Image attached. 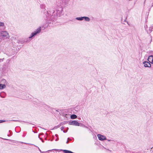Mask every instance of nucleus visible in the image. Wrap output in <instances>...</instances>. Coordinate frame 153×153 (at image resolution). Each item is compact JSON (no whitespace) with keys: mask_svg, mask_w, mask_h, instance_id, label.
I'll return each mask as SVG.
<instances>
[{"mask_svg":"<svg viewBox=\"0 0 153 153\" xmlns=\"http://www.w3.org/2000/svg\"><path fill=\"white\" fill-rule=\"evenodd\" d=\"M69 124L70 125H73L78 126H79V123L77 121L75 120L70 121L69 123Z\"/></svg>","mask_w":153,"mask_h":153,"instance_id":"obj_3","label":"nucleus"},{"mask_svg":"<svg viewBox=\"0 0 153 153\" xmlns=\"http://www.w3.org/2000/svg\"><path fill=\"white\" fill-rule=\"evenodd\" d=\"M61 130H62L64 128L63 127H61Z\"/></svg>","mask_w":153,"mask_h":153,"instance_id":"obj_14","label":"nucleus"},{"mask_svg":"<svg viewBox=\"0 0 153 153\" xmlns=\"http://www.w3.org/2000/svg\"><path fill=\"white\" fill-rule=\"evenodd\" d=\"M6 85L4 84H0V89H2L6 87Z\"/></svg>","mask_w":153,"mask_h":153,"instance_id":"obj_7","label":"nucleus"},{"mask_svg":"<svg viewBox=\"0 0 153 153\" xmlns=\"http://www.w3.org/2000/svg\"><path fill=\"white\" fill-rule=\"evenodd\" d=\"M69 139V138H68V139Z\"/></svg>","mask_w":153,"mask_h":153,"instance_id":"obj_25","label":"nucleus"},{"mask_svg":"<svg viewBox=\"0 0 153 153\" xmlns=\"http://www.w3.org/2000/svg\"><path fill=\"white\" fill-rule=\"evenodd\" d=\"M148 60L149 62H152L153 61V56H149L148 59Z\"/></svg>","mask_w":153,"mask_h":153,"instance_id":"obj_6","label":"nucleus"},{"mask_svg":"<svg viewBox=\"0 0 153 153\" xmlns=\"http://www.w3.org/2000/svg\"><path fill=\"white\" fill-rule=\"evenodd\" d=\"M5 120H0V123H2V122H5Z\"/></svg>","mask_w":153,"mask_h":153,"instance_id":"obj_12","label":"nucleus"},{"mask_svg":"<svg viewBox=\"0 0 153 153\" xmlns=\"http://www.w3.org/2000/svg\"><path fill=\"white\" fill-rule=\"evenodd\" d=\"M71 118L72 119H75L77 118V116L75 114H73L71 116Z\"/></svg>","mask_w":153,"mask_h":153,"instance_id":"obj_8","label":"nucleus"},{"mask_svg":"<svg viewBox=\"0 0 153 153\" xmlns=\"http://www.w3.org/2000/svg\"><path fill=\"white\" fill-rule=\"evenodd\" d=\"M4 24L2 22H0V26H2L4 25Z\"/></svg>","mask_w":153,"mask_h":153,"instance_id":"obj_11","label":"nucleus"},{"mask_svg":"<svg viewBox=\"0 0 153 153\" xmlns=\"http://www.w3.org/2000/svg\"><path fill=\"white\" fill-rule=\"evenodd\" d=\"M144 66L146 67H151V65L150 64L147 62H143Z\"/></svg>","mask_w":153,"mask_h":153,"instance_id":"obj_5","label":"nucleus"},{"mask_svg":"<svg viewBox=\"0 0 153 153\" xmlns=\"http://www.w3.org/2000/svg\"><path fill=\"white\" fill-rule=\"evenodd\" d=\"M107 150H108V151H110L111 152V151H110V150H109L108 149H107Z\"/></svg>","mask_w":153,"mask_h":153,"instance_id":"obj_16","label":"nucleus"},{"mask_svg":"<svg viewBox=\"0 0 153 153\" xmlns=\"http://www.w3.org/2000/svg\"><path fill=\"white\" fill-rule=\"evenodd\" d=\"M41 30V27L37 28L34 32H33L31 33V36L29 37V38L30 39L36 35L37 33H39Z\"/></svg>","mask_w":153,"mask_h":153,"instance_id":"obj_2","label":"nucleus"},{"mask_svg":"<svg viewBox=\"0 0 153 153\" xmlns=\"http://www.w3.org/2000/svg\"><path fill=\"white\" fill-rule=\"evenodd\" d=\"M65 132H67L66 131H65Z\"/></svg>","mask_w":153,"mask_h":153,"instance_id":"obj_24","label":"nucleus"},{"mask_svg":"<svg viewBox=\"0 0 153 153\" xmlns=\"http://www.w3.org/2000/svg\"><path fill=\"white\" fill-rule=\"evenodd\" d=\"M42 142H44V141H43V140H42Z\"/></svg>","mask_w":153,"mask_h":153,"instance_id":"obj_21","label":"nucleus"},{"mask_svg":"<svg viewBox=\"0 0 153 153\" xmlns=\"http://www.w3.org/2000/svg\"><path fill=\"white\" fill-rule=\"evenodd\" d=\"M65 132H67L66 131H65Z\"/></svg>","mask_w":153,"mask_h":153,"instance_id":"obj_23","label":"nucleus"},{"mask_svg":"<svg viewBox=\"0 0 153 153\" xmlns=\"http://www.w3.org/2000/svg\"><path fill=\"white\" fill-rule=\"evenodd\" d=\"M63 132H65V131H63Z\"/></svg>","mask_w":153,"mask_h":153,"instance_id":"obj_18","label":"nucleus"},{"mask_svg":"<svg viewBox=\"0 0 153 153\" xmlns=\"http://www.w3.org/2000/svg\"><path fill=\"white\" fill-rule=\"evenodd\" d=\"M39 150L40 151V152H41V150H40L39 149Z\"/></svg>","mask_w":153,"mask_h":153,"instance_id":"obj_20","label":"nucleus"},{"mask_svg":"<svg viewBox=\"0 0 153 153\" xmlns=\"http://www.w3.org/2000/svg\"><path fill=\"white\" fill-rule=\"evenodd\" d=\"M68 143V141H67L66 142V143Z\"/></svg>","mask_w":153,"mask_h":153,"instance_id":"obj_15","label":"nucleus"},{"mask_svg":"<svg viewBox=\"0 0 153 153\" xmlns=\"http://www.w3.org/2000/svg\"><path fill=\"white\" fill-rule=\"evenodd\" d=\"M0 34V37L3 39L9 38L8 33L6 31H1Z\"/></svg>","mask_w":153,"mask_h":153,"instance_id":"obj_1","label":"nucleus"},{"mask_svg":"<svg viewBox=\"0 0 153 153\" xmlns=\"http://www.w3.org/2000/svg\"><path fill=\"white\" fill-rule=\"evenodd\" d=\"M84 17V19H85V20L86 21L88 22L90 20V19L89 18L87 17Z\"/></svg>","mask_w":153,"mask_h":153,"instance_id":"obj_9","label":"nucleus"},{"mask_svg":"<svg viewBox=\"0 0 153 153\" xmlns=\"http://www.w3.org/2000/svg\"><path fill=\"white\" fill-rule=\"evenodd\" d=\"M76 20H82L84 19V17H77L76 19Z\"/></svg>","mask_w":153,"mask_h":153,"instance_id":"obj_10","label":"nucleus"},{"mask_svg":"<svg viewBox=\"0 0 153 153\" xmlns=\"http://www.w3.org/2000/svg\"><path fill=\"white\" fill-rule=\"evenodd\" d=\"M54 13V11H53V13Z\"/></svg>","mask_w":153,"mask_h":153,"instance_id":"obj_22","label":"nucleus"},{"mask_svg":"<svg viewBox=\"0 0 153 153\" xmlns=\"http://www.w3.org/2000/svg\"><path fill=\"white\" fill-rule=\"evenodd\" d=\"M51 17L52 19H53L54 18V16H53V15L51 16Z\"/></svg>","mask_w":153,"mask_h":153,"instance_id":"obj_13","label":"nucleus"},{"mask_svg":"<svg viewBox=\"0 0 153 153\" xmlns=\"http://www.w3.org/2000/svg\"><path fill=\"white\" fill-rule=\"evenodd\" d=\"M152 63L153 64V62H152Z\"/></svg>","mask_w":153,"mask_h":153,"instance_id":"obj_19","label":"nucleus"},{"mask_svg":"<svg viewBox=\"0 0 153 153\" xmlns=\"http://www.w3.org/2000/svg\"><path fill=\"white\" fill-rule=\"evenodd\" d=\"M13 121H17L18 120H13Z\"/></svg>","mask_w":153,"mask_h":153,"instance_id":"obj_17","label":"nucleus"},{"mask_svg":"<svg viewBox=\"0 0 153 153\" xmlns=\"http://www.w3.org/2000/svg\"><path fill=\"white\" fill-rule=\"evenodd\" d=\"M97 136L99 139L100 140L102 141L104 140H106V138L105 136L100 134H98L97 135Z\"/></svg>","mask_w":153,"mask_h":153,"instance_id":"obj_4","label":"nucleus"}]
</instances>
